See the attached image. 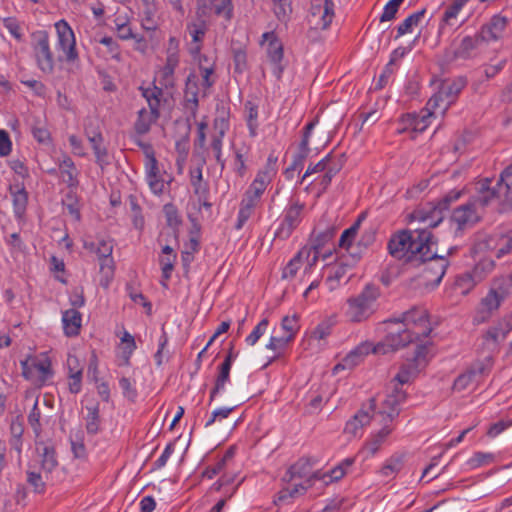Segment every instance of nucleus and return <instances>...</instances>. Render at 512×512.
<instances>
[{
	"instance_id": "33",
	"label": "nucleus",
	"mask_w": 512,
	"mask_h": 512,
	"mask_svg": "<svg viewBox=\"0 0 512 512\" xmlns=\"http://www.w3.org/2000/svg\"><path fill=\"white\" fill-rule=\"evenodd\" d=\"M91 148L93 149L96 163L103 169L106 165L109 164L108 162V151L107 148L104 146V139L103 136H99L97 138L91 139L90 141Z\"/></svg>"
},
{
	"instance_id": "38",
	"label": "nucleus",
	"mask_w": 512,
	"mask_h": 512,
	"mask_svg": "<svg viewBox=\"0 0 512 512\" xmlns=\"http://www.w3.org/2000/svg\"><path fill=\"white\" fill-rule=\"evenodd\" d=\"M87 411L86 430L88 434L95 435L98 433L100 426L99 403H95V405L87 407Z\"/></svg>"
},
{
	"instance_id": "47",
	"label": "nucleus",
	"mask_w": 512,
	"mask_h": 512,
	"mask_svg": "<svg viewBox=\"0 0 512 512\" xmlns=\"http://www.w3.org/2000/svg\"><path fill=\"white\" fill-rule=\"evenodd\" d=\"M42 468L47 472H52L58 465L54 447L45 446L42 453Z\"/></svg>"
},
{
	"instance_id": "10",
	"label": "nucleus",
	"mask_w": 512,
	"mask_h": 512,
	"mask_svg": "<svg viewBox=\"0 0 512 512\" xmlns=\"http://www.w3.org/2000/svg\"><path fill=\"white\" fill-rule=\"evenodd\" d=\"M199 87L198 77L195 73H190L185 83V96H184V107L190 112V116L187 117V134L191 129V119H196L197 111L199 107Z\"/></svg>"
},
{
	"instance_id": "55",
	"label": "nucleus",
	"mask_w": 512,
	"mask_h": 512,
	"mask_svg": "<svg viewBox=\"0 0 512 512\" xmlns=\"http://www.w3.org/2000/svg\"><path fill=\"white\" fill-rule=\"evenodd\" d=\"M230 380V373L226 371H218V375L215 380V385L210 392V403L215 399L216 395L221 392L226 383Z\"/></svg>"
},
{
	"instance_id": "63",
	"label": "nucleus",
	"mask_w": 512,
	"mask_h": 512,
	"mask_svg": "<svg viewBox=\"0 0 512 512\" xmlns=\"http://www.w3.org/2000/svg\"><path fill=\"white\" fill-rule=\"evenodd\" d=\"M27 482L33 487L35 493H44L46 484L42 480L40 473L33 471L27 472Z\"/></svg>"
},
{
	"instance_id": "28",
	"label": "nucleus",
	"mask_w": 512,
	"mask_h": 512,
	"mask_svg": "<svg viewBox=\"0 0 512 512\" xmlns=\"http://www.w3.org/2000/svg\"><path fill=\"white\" fill-rule=\"evenodd\" d=\"M335 233H336V228L328 227L323 232H320L319 234H317V236L314 239L313 246L311 247V249H309L310 251L311 250L314 251V256L309 263L310 266H312L316 263V261L318 259V254L320 253V250L329 241H331L333 239V237L335 236Z\"/></svg>"
},
{
	"instance_id": "32",
	"label": "nucleus",
	"mask_w": 512,
	"mask_h": 512,
	"mask_svg": "<svg viewBox=\"0 0 512 512\" xmlns=\"http://www.w3.org/2000/svg\"><path fill=\"white\" fill-rule=\"evenodd\" d=\"M159 117L151 114V111L148 112L145 108H142L138 112V118L134 124V129L137 134L144 135L150 131V127L153 123L158 120Z\"/></svg>"
},
{
	"instance_id": "54",
	"label": "nucleus",
	"mask_w": 512,
	"mask_h": 512,
	"mask_svg": "<svg viewBox=\"0 0 512 512\" xmlns=\"http://www.w3.org/2000/svg\"><path fill=\"white\" fill-rule=\"evenodd\" d=\"M71 450L75 458L83 459L86 457V448L83 442L82 433L79 432L75 438L70 436Z\"/></svg>"
},
{
	"instance_id": "60",
	"label": "nucleus",
	"mask_w": 512,
	"mask_h": 512,
	"mask_svg": "<svg viewBox=\"0 0 512 512\" xmlns=\"http://www.w3.org/2000/svg\"><path fill=\"white\" fill-rule=\"evenodd\" d=\"M478 382V379H475L468 369L463 374L459 375L453 384V389L457 391H462L466 389L471 383Z\"/></svg>"
},
{
	"instance_id": "19",
	"label": "nucleus",
	"mask_w": 512,
	"mask_h": 512,
	"mask_svg": "<svg viewBox=\"0 0 512 512\" xmlns=\"http://www.w3.org/2000/svg\"><path fill=\"white\" fill-rule=\"evenodd\" d=\"M467 80L465 77H457L455 79L444 80L439 90L446 99V106L452 105L460 92L466 87Z\"/></svg>"
},
{
	"instance_id": "9",
	"label": "nucleus",
	"mask_w": 512,
	"mask_h": 512,
	"mask_svg": "<svg viewBox=\"0 0 512 512\" xmlns=\"http://www.w3.org/2000/svg\"><path fill=\"white\" fill-rule=\"evenodd\" d=\"M57 32V46L65 54V60L74 63L78 60V52L76 50V40L72 28L65 20L55 23Z\"/></svg>"
},
{
	"instance_id": "6",
	"label": "nucleus",
	"mask_w": 512,
	"mask_h": 512,
	"mask_svg": "<svg viewBox=\"0 0 512 512\" xmlns=\"http://www.w3.org/2000/svg\"><path fill=\"white\" fill-rule=\"evenodd\" d=\"M420 341V333H413L409 328L389 331L385 340L375 345L372 351L375 354H386L406 347L412 342Z\"/></svg>"
},
{
	"instance_id": "40",
	"label": "nucleus",
	"mask_w": 512,
	"mask_h": 512,
	"mask_svg": "<svg viewBox=\"0 0 512 512\" xmlns=\"http://www.w3.org/2000/svg\"><path fill=\"white\" fill-rule=\"evenodd\" d=\"M430 116H427V113L418 116L416 114H406L402 117V122L407 126L411 127L416 132H423L428 124L427 119Z\"/></svg>"
},
{
	"instance_id": "24",
	"label": "nucleus",
	"mask_w": 512,
	"mask_h": 512,
	"mask_svg": "<svg viewBox=\"0 0 512 512\" xmlns=\"http://www.w3.org/2000/svg\"><path fill=\"white\" fill-rule=\"evenodd\" d=\"M59 170L63 181L67 184L68 188L76 189L79 185V172L75 166V163L69 156H65L59 163Z\"/></svg>"
},
{
	"instance_id": "58",
	"label": "nucleus",
	"mask_w": 512,
	"mask_h": 512,
	"mask_svg": "<svg viewBox=\"0 0 512 512\" xmlns=\"http://www.w3.org/2000/svg\"><path fill=\"white\" fill-rule=\"evenodd\" d=\"M477 283L479 282L474 279L471 271L465 272L456 278V286L462 289V293H467Z\"/></svg>"
},
{
	"instance_id": "29",
	"label": "nucleus",
	"mask_w": 512,
	"mask_h": 512,
	"mask_svg": "<svg viewBox=\"0 0 512 512\" xmlns=\"http://www.w3.org/2000/svg\"><path fill=\"white\" fill-rule=\"evenodd\" d=\"M312 468V463L309 458H300L296 463L291 465L284 477V480L291 481L294 478L306 477Z\"/></svg>"
},
{
	"instance_id": "17",
	"label": "nucleus",
	"mask_w": 512,
	"mask_h": 512,
	"mask_svg": "<svg viewBox=\"0 0 512 512\" xmlns=\"http://www.w3.org/2000/svg\"><path fill=\"white\" fill-rule=\"evenodd\" d=\"M334 2L332 0H324V4H321V0H313L311 5V22H314L315 18L319 19V22L315 24L322 29H327L331 24L334 17Z\"/></svg>"
},
{
	"instance_id": "20",
	"label": "nucleus",
	"mask_w": 512,
	"mask_h": 512,
	"mask_svg": "<svg viewBox=\"0 0 512 512\" xmlns=\"http://www.w3.org/2000/svg\"><path fill=\"white\" fill-rule=\"evenodd\" d=\"M507 24V20L505 17L495 15L491 18L490 22L484 25L479 32V37L483 39L484 42H489L492 40H497L501 37L505 27Z\"/></svg>"
},
{
	"instance_id": "1",
	"label": "nucleus",
	"mask_w": 512,
	"mask_h": 512,
	"mask_svg": "<svg viewBox=\"0 0 512 512\" xmlns=\"http://www.w3.org/2000/svg\"><path fill=\"white\" fill-rule=\"evenodd\" d=\"M429 228L427 224L424 227L416 228L413 232L402 230L393 234L387 245L389 254L395 259L412 265L417 259L422 258L423 251L429 244L436 243Z\"/></svg>"
},
{
	"instance_id": "30",
	"label": "nucleus",
	"mask_w": 512,
	"mask_h": 512,
	"mask_svg": "<svg viewBox=\"0 0 512 512\" xmlns=\"http://www.w3.org/2000/svg\"><path fill=\"white\" fill-rule=\"evenodd\" d=\"M311 149L309 145L306 144V141H301L298 147V152L294 155L292 163L285 170V175L287 178L292 177V173L295 170H301L303 168L304 161L309 156Z\"/></svg>"
},
{
	"instance_id": "43",
	"label": "nucleus",
	"mask_w": 512,
	"mask_h": 512,
	"mask_svg": "<svg viewBox=\"0 0 512 512\" xmlns=\"http://www.w3.org/2000/svg\"><path fill=\"white\" fill-rule=\"evenodd\" d=\"M12 197L14 213L17 217H21L26 210L28 194L25 191V188H21L18 189L16 192H12Z\"/></svg>"
},
{
	"instance_id": "18",
	"label": "nucleus",
	"mask_w": 512,
	"mask_h": 512,
	"mask_svg": "<svg viewBox=\"0 0 512 512\" xmlns=\"http://www.w3.org/2000/svg\"><path fill=\"white\" fill-rule=\"evenodd\" d=\"M261 196V194L247 189L240 203L238 218L235 224L237 230H240L251 217L254 208L260 202Z\"/></svg>"
},
{
	"instance_id": "34",
	"label": "nucleus",
	"mask_w": 512,
	"mask_h": 512,
	"mask_svg": "<svg viewBox=\"0 0 512 512\" xmlns=\"http://www.w3.org/2000/svg\"><path fill=\"white\" fill-rule=\"evenodd\" d=\"M304 256L308 258L310 256V250L306 248L301 249L283 269L282 278H293L299 270Z\"/></svg>"
},
{
	"instance_id": "37",
	"label": "nucleus",
	"mask_w": 512,
	"mask_h": 512,
	"mask_svg": "<svg viewBox=\"0 0 512 512\" xmlns=\"http://www.w3.org/2000/svg\"><path fill=\"white\" fill-rule=\"evenodd\" d=\"M75 190L76 189L69 188V191L66 193L64 199L62 200V204L76 221H80L81 214L79 208V200Z\"/></svg>"
},
{
	"instance_id": "36",
	"label": "nucleus",
	"mask_w": 512,
	"mask_h": 512,
	"mask_svg": "<svg viewBox=\"0 0 512 512\" xmlns=\"http://www.w3.org/2000/svg\"><path fill=\"white\" fill-rule=\"evenodd\" d=\"M383 427L381 430H379L375 435L372 436V438L367 441L365 445V450H367L371 455H374L379 448L381 447L382 443L385 441L386 437L391 433L392 428H390L387 423H383Z\"/></svg>"
},
{
	"instance_id": "12",
	"label": "nucleus",
	"mask_w": 512,
	"mask_h": 512,
	"mask_svg": "<svg viewBox=\"0 0 512 512\" xmlns=\"http://www.w3.org/2000/svg\"><path fill=\"white\" fill-rule=\"evenodd\" d=\"M483 39L479 37V33L474 36L464 37L457 48L448 49L445 52V59L448 62L456 59H468L474 55V51L483 43Z\"/></svg>"
},
{
	"instance_id": "7",
	"label": "nucleus",
	"mask_w": 512,
	"mask_h": 512,
	"mask_svg": "<svg viewBox=\"0 0 512 512\" xmlns=\"http://www.w3.org/2000/svg\"><path fill=\"white\" fill-rule=\"evenodd\" d=\"M406 399V391H404L402 387H399L398 384H393L388 388L386 398L382 402L381 410L379 411V414L384 417L383 423H387V421L392 422L399 416L401 405Z\"/></svg>"
},
{
	"instance_id": "46",
	"label": "nucleus",
	"mask_w": 512,
	"mask_h": 512,
	"mask_svg": "<svg viewBox=\"0 0 512 512\" xmlns=\"http://www.w3.org/2000/svg\"><path fill=\"white\" fill-rule=\"evenodd\" d=\"M494 268V261L491 259H481L471 270L474 279L478 282L482 281L487 273L491 272Z\"/></svg>"
},
{
	"instance_id": "27",
	"label": "nucleus",
	"mask_w": 512,
	"mask_h": 512,
	"mask_svg": "<svg viewBox=\"0 0 512 512\" xmlns=\"http://www.w3.org/2000/svg\"><path fill=\"white\" fill-rule=\"evenodd\" d=\"M179 56L178 52H170L167 54L166 63L162 69L161 83L165 87H172L174 85L173 74L178 66Z\"/></svg>"
},
{
	"instance_id": "52",
	"label": "nucleus",
	"mask_w": 512,
	"mask_h": 512,
	"mask_svg": "<svg viewBox=\"0 0 512 512\" xmlns=\"http://www.w3.org/2000/svg\"><path fill=\"white\" fill-rule=\"evenodd\" d=\"M491 369V361L490 358H486L485 361H477L471 365L469 368L470 372L472 373L473 377L475 379H478V381Z\"/></svg>"
},
{
	"instance_id": "59",
	"label": "nucleus",
	"mask_w": 512,
	"mask_h": 512,
	"mask_svg": "<svg viewBox=\"0 0 512 512\" xmlns=\"http://www.w3.org/2000/svg\"><path fill=\"white\" fill-rule=\"evenodd\" d=\"M223 137L224 136L215 135L211 141V148L214 152L216 162L220 165L221 171L225 168V160L222 158Z\"/></svg>"
},
{
	"instance_id": "14",
	"label": "nucleus",
	"mask_w": 512,
	"mask_h": 512,
	"mask_svg": "<svg viewBox=\"0 0 512 512\" xmlns=\"http://www.w3.org/2000/svg\"><path fill=\"white\" fill-rule=\"evenodd\" d=\"M304 209V204L296 202L292 204L286 211L285 216L283 218L280 227L275 233V236L282 239H287L290 237L294 229L301 222V213Z\"/></svg>"
},
{
	"instance_id": "31",
	"label": "nucleus",
	"mask_w": 512,
	"mask_h": 512,
	"mask_svg": "<svg viewBox=\"0 0 512 512\" xmlns=\"http://www.w3.org/2000/svg\"><path fill=\"white\" fill-rule=\"evenodd\" d=\"M353 463L354 458L344 459L340 464L331 469L329 472L323 473V476H321L322 481L325 483V485H328L334 481H339L346 474V469L352 466Z\"/></svg>"
},
{
	"instance_id": "57",
	"label": "nucleus",
	"mask_w": 512,
	"mask_h": 512,
	"mask_svg": "<svg viewBox=\"0 0 512 512\" xmlns=\"http://www.w3.org/2000/svg\"><path fill=\"white\" fill-rule=\"evenodd\" d=\"M504 299V293L492 289L488 295L482 299V304L488 309H497L500 306L501 301Z\"/></svg>"
},
{
	"instance_id": "48",
	"label": "nucleus",
	"mask_w": 512,
	"mask_h": 512,
	"mask_svg": "<svg viewBox=\"0 0 512 512\" xmlns=\"http://www.w3.org/2000/svg\"><path fill=\"white\" fill-rule=\"evenodd\" d=\"M163 211L169 227L177 228L181 224L182 221L178 214V210L172 203L164 205Z\"/></svg>"
},
{
	"instance_id": "41",
	"label": "nucleus",
	"mask_w": 512,
	"mask_h": 512,
	"mask_svg": "<svg viewBox=\"0 0 512 512\" xmlns=\"http://www.w3.org/2000/svg\"><path fill=\"white\" fill-rule=\"evenodd\" d=\"M449 106H446V99L444 98L441 91L438 90L427 102L425 112L427 116H432L436 113L437 109H441V113H444Z\"/></svg>"
},
{
	"instance_id": "15",
	"label": "nucleus",
	"mask_w": 512,
	"mask_h": 512,
	"mask_svg": "<svg viewBox=\"0 0 512 512\" xmlns=\"http://www.w3.org/2000/svg\"><path fill=\"white\" fill-rule=\"evenodd\" d=\"M113 244L110 240H100L95 250V254L98 257L100 272L106 279V286L108 281L113 277L114 274V261L112 258Z\"/></svg>"
},
{
	"instance_id": "25",
	"label": "nucleus",
	"mask_w": 512,
	"mask_h": 512,
	"mask_svg": "<svg viewBox=\"0 0 512 512\" xmlns=\"http://www.w3.org/2000/svg\"><path fill=\"white\" fill-rule=\"evenodd\" d=\"M420 371L417 363L408 361L401 365L399 372L395 375L391 384H398L399 387L414 380Z\"/></svg>"
},
{
	"instance_id": "61",
	"label": "nucleus",
	"mask_w": 512,
	"mask_h": 512,
	"mask_svg": "<svg viewBox=\"0 0 512 512\" xmlns=\"http://www.w3.org/2000/svg\"><path fill=\"white\" fill-rule=\"evenodd\" d=\"M292 340V335L271 336L266 347L273 351H280Z\"/></svg>"
},
{
	"instance_id": "16",
	"label": "nucleus",
	"mask_w": 512,
	"mask_h": 512,
	"mask_svg": "<svg viewBox=\"0 0 512 512\" xmlns=\"http://www.w3.org/2000/svg\"><path fill=\"white\" fill-rule=\"evenodd\" d=\"M376 409V399L370 398L368 403L363 407L346 423L344 432L351 435H356L357 431L368 425L372 419L371 413Z\"/></svg>"
},
{
	"instance_id": "11",
	"label": "nucleus",
	"mask_w": 512,
	"mask_h": 512,
	"mask_svg": "<svg viewBox=\"0 0 512 512\" xmlns=\"http://www.w3.org/2000/svg\"><path fill=\"white\" fill-rule=\"evenodd\" d=\"M475 203L469 202L454 209L450 221L456 225V233L472 227L480 217L475 211Z\"/></svg>"
},
{
	"instance_id": "42",
	"label": "nucleus",
	"mask_w": 512,
	"mask_h": 512,
	"mask_svg": "<svg viewBox=\"0 0 512 512\" xmlns=\"http://www.w3.org/2000/svg\"><path fill=\"white\" fill-rule=\"evenodd\" d=\"M273 175L268 170L259 171L256 178L249 186V190L263 194Z\"/></svg>"
},
{
	"instance_id": "35",
	"label": "nucleus",
	"mask_w": 512,
	"mask_h": 512,
	"mask_svg": "<svg viewBox=\"0 0 512 512\" xmlns=\"http://www.w3.org/2000/svg\"><path fill=\"white\" fill-rule=\"evenodd\" d=\"M358 233V223H354L351 227L344 230L339 239V247L345 248L347 251H350L352 248V243ZM355 261L360 259V255L358 253L349 252Z\"/></svg>"
},
{
	"instance_id": "62",
	"label": "nucleus",
	"mask_w": 512,
	"mask_h": 512,
	"mask_svg": "<svg viewBox=\"0 0 512 512\" xmlns=\"http://www.w3.org/2000/svg\"><path fill=\"white\" fill-rule=\"evenodd\" d=\"M282 329L287 333V335H292V339L299 328L298 325V316L294 314L293 316H285L281 321Z\"/></svg>"
},
{
	"instance_id": "23",
	"label": "nucleus",
	"mask_w": 512,
	"mask_h": 512,
	"mask_svg": "<svg viewBox=\"0 0 512 512\" xmlns=\"http://www.w3.org/2000/svg\"><path fill=\"white\" fill-rule=\"evenodd\" d=\"M267 54L270 62L274 65V75L277 78H280L284 71V66L281 64L284 56V49L279 39H274L268 43Z\"/></svg>"
},
{
	"instance_id": "51",
	"label": "nucleus",
	"mask_w": 512,
	"mask_h": 512,
	"mask_svg": "<svg viewBox=\"0 0 512 512\" xmlns=\"http://www.w3.org/2000/svg\"><path fill=\"white\" fill-rule=\"evenodd\" d=\"M217 113L218 116L214 120V126L216 129H219L218 135L224 136L226 131L229 129V123H228V115L229 112L226 111L224 107L221 109L217 107Z\"/></svg>"
},
{
	"instance_id": "50",
	"label": "nucleus",
	"mask_w": 512,
	"mask_h": 512,
	"mask_svg": "<svg viewBox=\"0 0 512 512\" xmlns=\"http://www.w3.org/2000/svg\"><path fill=\"white\" fill-rule=\"evenodd\" d=\"M269 321L268 319H262L253 329V331L246 337V343L248 345H255L262 335L266 332Z\"/></svg>"
},
{
	"instance_id": "39",
	"label": "nucleus",
	"mask_w": 512,
	"mask_h": 512,
	"mask_svg": "<svg viewBox=\"0 0 512 512\" xmlns=\"http://www.w3.org/2000/svg\"><path fill=\"white\" fill-rule=\"evenodd\" d=\"M426 9H422L418 12H415L408 16L398 27H397V36L396 38L410 32L413 26H417L425 15Z\"/></svg>"
},
{
	"instance_id": "53",
	"label": "nucleus",
	"mask_w": 512,
	"mask_h": 512,
	"mask_svg": "<svg viewBox=\"0 0 512 512\" xmlns=\"http://www.w3.org/2000/svg\"><path fill=\"white\" fill-rule=\"evenodd\" d=\"M469 0H454L451 5L447 7L443 14L442 21L446 24H450V21L456 18L459 11Z\"/></svg>"
},
{
	"instance_id": "3",
	"label": "nucleus",
	"mask_w": 512,
	"mask_h": 512,
	"mask_svg": "<svg viewBox=\"0 0 512 512\" xmlns=\"http://www.w3.org/2000/svg\"><path fill=\"white\" fill-rule=\"evenodd\" d=\"M380 296L379 287L374 284H367L362 292L347 300V315L352 322H361L366 320L373 312V306Z\"/></svg>"
},
{
	"instance_id": "8",
	"label": "nucleus",
	"mask_w": 512,
	"mask_h": 512,
	"mask_svg": "<svg viewBox=\"0 0 512 512\" xmlns=\"http://www.w3.org/2000/svg\"><path fill=\"white\" fill-rule=\"evenodd\" d=\"M386 322L403 323L406 326L405 328H408L410 325L421 327L422 330L417 332L420 333V339L428 337L432 332V328L429 323L428 311L419 306H414L410 310L402 313L400 318L389 319Z\"/></svg>"
},
{
	"instance_id": "26",
	"label": "nucleus",
	"mask_w": 512,
	"mask_h": 512,
	"mask_svg": "<svg viewBox=\"0 0 512 512\" xmlns=\"http://www.w3.org/2000/svg\"><path fill=\"white\" fill-rule=\"evenodd\" d=\"M139 90L141 91L142 96L146 99L148 102L149 109L151 110V114H154L156 117H160V99L163 95L162 88H159L157 86H153V88H144L139 87Z\"/></svg>"
},
{
	"instance_id": "44",
	"label": "nucleus",
	"mask_w": 512,
	"mask_h": 512,
	"mask_svg": "<svg viewBox=\"0 0 512 512\" xmlns=\"http://www.w3.org/2000/svg\"><path fill=\"white\" fill-rule=\"evenodd\" d=\"M403 455H393L388 459L381 469V473L385 477H391L398 473L403 467Z\"/></svg>"
},
{
	"instance_id": "4",
	"label": "nucleus",
	"mask_w": 512,
	"mask_h": 512,
	"mask_svg": "<svg viewBox=\"0 0 512 512\" xmlns=\"http://www.w3.org/2000/svg\"><path fill=\"white\" fill-rule=\"evenodd\" d=\"M31 38L37 67L45 74H52L55 68V58L50 47L48 32L45 30L35 31Z\"/></svg>"
},
{
	"instance_id": "49",
	"label": "nucleus",
	"mask_w": 512,
	"mask_h": 512,
	"mask_svg": "<svg viewBox=\"0 0 512 512\" xmlns=\"http://www.w3.org/2000/svg\"><path fill=\"white\" fill-rule=\"evenodd\" d=\"M213 7L216 15H224L226 20L232 18L233 5L231 0H214Z\"/></svg>"
},
{
	"instance_id": "56",
	"label": "nucleus",
	"mask_w": 512,
	"mask_h": 512,
	"mask_svg": "<svg viewBox=\"0 0 512 512\" xmlns=\"http://www.w3.org/2000/svg\"><path fill=\"white\" fill-rule=\"evenodd\" d=\"M403 2L404 0H390L384 7V11L380 17V22L391 21L394 19Z\"/></svg>"
},
{
	"instance_id": "2",
	"label": "nucleus",
	"mask_w": 512,
	"mask_h": 512,
	"mask_svg": "<svg viewBox=\"0 0 512 512\" xmlns=\"http://www.w3.org/2000/svg\"><path fill=\"white\" fill-rule=\"evenodd\" d=\"M434 244H429L423 251L421 259H417L412 264L413 267L424 265L422 277L425 286L437 287L446 273L449 262L445 256L438 254L437 250H433Z\"/></svg>"
},
{
	"instance_id": "64",
	"label": "nucleus",
	"mask_w": 512,
	"mask_h": 512,
	"mask_svg": "<svg viewBox=\"0 0 512 512\" xmlns=\"http://www.w3.org/2000/svg\"><path fill=\"white\" fill-rule=\"evenodd\" d=\"M498 187H504V189L512 188V163L509 164L500 174L497 180Z\"/></svg>"
},
{
	"instance_id": "13",
	"label": "nucleus",
	"mask_w": 512,
	"mask_h": 512,
	"mask_svg": "<svg viewBox=\"0 0 512 512\" xmlns=\"http://www.w3.org/2000/svg\"><path fill=\"white\" fill-rule=\"evenodd\" d=\"M492 182V179L484 178L477 183V194L473 200L476 205L486 207L493 200L499 199L501 195H504V187H498L497 183L492 186Z\"/></svg>"
},
{
	"instance_id": "5",
	"label": "nucleus",
	"mask_w": 512,
	"mask_h": 512,
	"mask_svg": "<svg viewBox=\"0 0 512 512\" xmlns=\"http://www.w3.org/2000/svg\"><path fill=\"white\" fill-rule=\"evenodd\" d=\"M461 195L462 190H451L430 211L416 210L409 215V219L427 223L431 228L436 227L443 220V211L448 210L451 203L458 200Z\"/></svg>"
},
{
	"instance_id": "22",
	"label": "nucleus",
	"mask_w": 512,
	"mask_h": 512,
	"mask_svg": "<svg viewBox=\"0 0 512 512\" xmlns=\"http://www.w3.org/2000/svg\"><path fill=\"white\" fill-rule=\"evenodd\" d=\"M81 313L74 308L68 309L62 314L64 333L68 337L79 335L81 328Z\"/></svg>"
},
{
	"instance_id": "45",
	"label": "nucleus",
	"mask_w": 512,
	"mask_h": 512,
	"mask_svg": "<svg viewBox=\"0 0 512 512\" xmlns=\"http://www.w3.org/2000/svg\"><path fill=\"white\" fill-rule=\"evenodd\" d=\"M33 137L41 144L48 145L51 143V134L40 120H35L31 128Z\"/></svg>"
},
{
	"instance_id": "21",
	"label": "nucleus",
	"mask_w": 512,
	"mask_h": 512,
	"mask_svg": "<svg viewBox=\"0 0 512 512\" xmlns=\"http://www.w3.org/2000/svg\"><path fill=\"white\" fill-rule=\"evenodd\" d=\"M370 344H362L351 351L345 358H343L342 362L338 363L333 368V374H337L340 370L351 369L356 366L362 359L364 355H367L370 351Z\"/></svg>"
}]
</instances>
